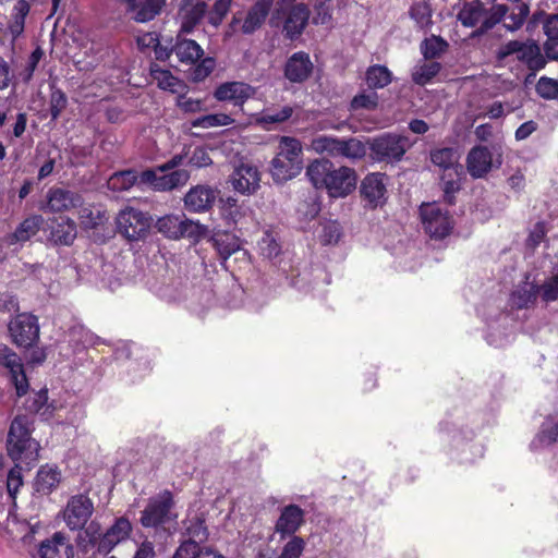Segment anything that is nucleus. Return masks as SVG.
<instances>
[{
    "label": "nucleus",
    "instance_id": "obj_1",
    "mask_svg": "<svg viewBox=\"0 0 558 558\" xmlns=\"http://www.w3.org/2000/svg\"><path fill=\"white\" fill-rule=\"evenodd\" d=\"M34 421L27 415H16L9 428L7 452L14 462L31 465L39 458V442L32 437Z\"/></svg>",
    "mask_w": 558,
    "mask_h": 558
},
{
    "label": "nucleus",
    "instance_id": "obj_2",
    "mask_svg": "<svg viewBox=\"0 0 558 558\" xmlns=\"http://www.w3.org/2000/svg\"><path fill=\"white\" fill-rule=\"evenodd\" d=\"M305 523V511L295 504L284 506L275 523V532L279 534L280 539L289 537L281 548L278 558H301L306 542L302 536L295 533Z\"/></svg>",
    "mask_w": 558,
    "mask_h": 558
},
{
    "label": "nucleus",
    "instance_id": "obj_3",
    "mask_svg": "<svg viewBox=\"0 0 558 558\" xmlns=\"http://www.w3.org/2000/svg\"><path fill=\"white\" fill-rule=\"evenodd\" d=\"M311 16L307 4L295 3V0H278L270 15L272 27H282L286 39L291 41L301 37L305 31Z\"/></svg>",
    "mask_w": 558,
    "mask_h": 558
},
{
    "label": "nucleus",
    "instance_id": "obj_4",
    "mask_svg": "<svg viewBox=\"0 0 558 558\" xmlns=\"http://www.w3.org/2000/svg\"><path fill=\"white\" fill-rule=\"evenodd\" d=\"M306 175L314 187L327 190L330 197L336 198L347 195L349 167H336L325 158L315 159L307 166Z\"/></svg>",
    "mask_w": 558,
    "mask_h": 558
},
{
    "label": "nucleus",
    "instance_id": "obj_5",
    "mask_svg": "<svg viewBox=\"0 0 558 558\" xmlns=\"http://www.w3.org/2000/svg\"><path fill=\"white\" fill-rule=\"evenodd\" d=\"M183 161L181 155L173 156L156 169H146L140 173V184L148 185L154 191L166 192L183 186L190 179L186 170L177 169Z\"/></svg>",
    "mask_w": 558,
    "mask_h": 558
},
{
    "label": "nucleus",
    "instance_id": "obj_6",
    "mask_svg": "<svg viewBox=\"0 0 558 558\" xmlns=\"http://www.w3.org/2000/svg\"><path fill=\"white\" fill-rule=\"evenodd\" d=\"M369 157L376 162L396 165L403 160L413 146L409 136L396 132H385L367 141Z\"/></svg>",
    "mask_w": 558,
    "mask_h": 558
},
{
    "label": "nucleus",
    "instance_id": "obj_7",
    "mask_svg": "<svg viewBox=\"0 0 558 558\" xmlns=\"http://www.w3.org/2000/svg\"><path fill=\"white\" fill-rule=\"evenodd\" d=\"M174 506L172 492L169 489L160 492L155 497L149 498L145 508L141 511V525L156 532L169 530L168 526L175 522L178 518L173 512Z\"/></svg>",
    "mask_w": 558,
    "mask_h": 558
},
{
    "label": "nucleus",
    "instance_id": "obj_8",
    "mask_svg": "<svg viewBox=\"0 0 558 558\" xmlns=\"http://www.w3.org/2000/svg\"><path fill=\"white\" fill-rule=\"evenodd\" d=\"M184 33L177 35L174 40V54L180 63L195 65L191 77L194 82H202L215 70L216 61L211 57L204 58V49L193 39L183 37Z\"/></svg>",
    "mask_w": 558,
    "mask_h": 558
},
{
    "label": "nucleus",
    "instance_id": "obj_9",
    "mask_svg": "<svg viewBox=\"0 0 558 558\" xmlns=\"http://www.w3.org/2000/svg\"><path fill=\"white\" fill-rule=\"evenodd\" d=\"M511 54H515L517 60L524 64L529 71L538 72L545 69L547 64L542 47L532 38L525 41L509 40L501 45L496 51V60L502 62Z\"/></svg>",
    "mask_w": 558,
    "mask_h": 558
},
{
    "label": "nucleus",
    "instance_id": "obj_10",
    "mask_svg": "<svg viewBox=\"0 0 558 558\" xmlns=\"http://www.w3.org/2000/svg\"><path fill=\"white\" fill-rule=\"evenodd\" d=\"M11 342L17 348L31 349L39 341L38 317L32 313H17L8 323Z\"/></svg>",
    "mask_w": 558,
    "mask_h": 558
},
{
    "label": "nucleus",
    "instance_id": "obj_11",
    "mask_svg": "<svg viewBox=\"0 0 558 558\" xmlns=\"http://www.w3.org/2000/svg\"><path fill=\"white\" fill-rule=\"evenodd\" d=\"M274 4L275 0H255L244 15L242 12L234 13L229 26L243 35H253L264 26L267 17L271 15Z\"/></svg>",
    "mask_w": 558,
    "mask_h": 558
},
{
    "label": "nucleus",
    "instance_id": "obj_12",
    "mask_svg": "<svg viewBox=\"0 0 558 558\" xmlns=\"http://www.w3.org/2000/svg\"><path fill=\"white\" fill-rule=\"evenodd\" d=\"M420 216L424 231L435 240H442L453 229V219L448 210H442L437 202L420 206Z\"/></svg>",
    "mask_w": 558,
    "mask_h": 558
},
{
    "label": "nucleus",
    "instance_id": "obj_13",
    "mask_svg": "<svg viewBox=\"0 0 558 558\" xmlns=\"http://www.w3.org/2000/svg\"><path fill=\"white\" fill-rule=\"evenodd\" d=\"M151 217L140 209L128 206L117 216L118 232L129 241L144 239L149 232Z\"/></svg>",
    "mask_w": 558,
    "mask_h": 558
},
{
    "label": "nucleus",
    "instance_id": "obj_14",
    "mask_svg": "<svg viewBox=\"0 0 558 558\" xmlns=\"http://www.w3.org/2000/svg\"><path fill=\"white\" fill-rule=\"evenodd\" d=\"M94 513V502L85 494L72 496L63 511V520L71 531H80Z\"/></svg>",
    "mask_w": 558,
    "mask_h": 558
},
{
    "label": "nucleus",
    "instance_id": "obj_15",
    "mask_svg": "<svg viewBox=\"0 0 558 558\" xmlns=\"http://www.w3.org/2000/svg\"><path fill=\"white\" fill-rule=\"evenodd\" d=\"M78 534L76 543L80 551L89 558H96L98 555H108V546L104 545L105 531L97 521H90Z\"/></svg>",
    "mask_w": 558,
    "mask_h": 558
},
{
    "label": "nucleus",
    "instance_id": "obj_16",
    "mask_svg": "<svg viewBox=\"0 0 558 558\" xmlns=\"http://www.w3.org/2000/svg\"><path fill=\"white\" fill-rule=\"evenodd\" d=\"M84 197L81 193L63 187L52 186L46 194V205L43 210L51 214H61L82 207Z\"/></svg>",
    "mask_w": 558,
    "mask_h": 558
},
{
    "label": "nucleus",
    "instance_id": "obj_17",
    "mask_svg": "<svg viewBox=\"0 0 558 558\" xmlns=\"http://www.w3.org/2000/svg\"><path fill=\"white\" fill-rule=\"evenodd\" d=\"M255 87L242 81H231L219 84L214 90V98L221 102H231L233 107L243 109L244 104L254 97Z\"/></svg>",
    "mask_w": 558,
    "mask_h": 558
},
{
    "label": "nucleus",
    "instance_id": "obj_18",
    "mask_svg": "<svg viewBox=\"0 0 558 558\" xmlns=\"http://www.w3.org/2000/svg\"><path fill=\"white\" fill-rule=\"evenodd\" d=\"M0 367L9 369L16 395L22 397L28 389V380L17 354L7 344L0 342Z\"/></svg>",
    "mask_w": 558,
    "mask_h": 558
},
{
    "label": "nucleus",
    "instance_id": "obj_19",
    "mask_svg": "<svg viewBox=\"0 0 558 558\" xmlns=\"http://www.w3.org/2000/svg\"><path fill=\"white\" fill-rule=\"evenodd\" d=\"M386 173L373 172L368 173L361 182L360 193L366 206L376 208L386 203Z\"/></svg>",
    "mask_w": 558,
    "mask_h": 558
},
{
    "label": "nucleus",
    "instance_id": "obj_20",
    "mask_svg": "<svg viewBox=\"0 0 558 558\" xmlns=\"http://www.w3.org/2000/svg\"><path fill=\"white\" fill-rule=\"evenodd\" d=\"M125 7V13L136 23L155 20L165 8L167 0H116Z\"/></svg>",
    "mask_w": 558,
    "mask_h": 558
},
{
    "label": "nucleus",
    "instance_id": "obj_21",
    "mask_svg": "<svg viewBox=\"0 0 558 558\" xmlns=\"http://www.w3.org/2000/svg\"><path fill=\"white\" fill-rule=\"evenodd\" d=\"M125 7V13L136 23L155 20L165 8L167 0H116Z\"/></svg>",
    "mask_w": 558,
    "mask_h": 558
},
{
    "label": "nucleus",
    "instance_id": "obj_22",
    "mask_svg": "<svg viewBox=\"0 0 558 558\" xmlns=\"http://www.w3.org/2000/svg\"><path fill=\"white\" fill-rule=\"evenodd\" d=\"M230 182L234 191L251 195L260 186V172L256 166L241 162L231 173Z\"/></svg>",
    "mask_w": 558,
    "mask_h": 558
},
{
    "label": "nucleus",
    "instance_id": "obj_23",
    "mask_svg": "<svg viewBox=\"0 0 558 558\" xmlns=\"http://www.w3.org/2000/svg\"><path fill=\"white\" fill-rule=\"evenodd\" d=\"M47 230V239L53 246H70L77 235L75 221L66 216L49 219Z\"/></svg>",
    "mask_w": 558,
    "mask_h": 558
},
{
    "label": "nucleus",
    "instance_id": "obj_24",
    "mask_svg": "<svg viewBox=\"0 0 558 558\" xmlns=\"http://www.w3.org/2000/svg\"><path fill=\"white\" fill-rule=\"evenodd\" d=\"M314 64L310 54L305 51H296L287 59L283 75L289 82L301 84L312 76Z\"/></svg>",
    "mask_w": 558,
    "mask_h": 558
},
{
    "label": "nucleus",
    "instance_id": "obj_25",
    "mask_svg": "<svg viewBox=\"0 0 558 558\" xmlns=\"http://www.w3.org/2000/svg\"><path fill=\"white\" fill-rule=\"evenodd\" d=\"M74 546L62 532H56L50 538L43 541L37 548L38 558H74Z\"/></svg>",
    "mask_w": 558,
    "mask_h": 558
},
{
    "label": "nucleus",
    "instance_id": "obj_26",
    "mask_svg": "<svg viewBox=\"0 0 558 558\" xmlns=\"http://www.w3.org/2000/svg\"><path fill=\"white\" fill-rule=\"evenodd\" d=\"M493 167V154L488 147L476 145L468 153L466 170L473 179L485 178Z\"/></svg>",
    "mask_w": 558,
    "mask_h": 558
},
{
    "label": "nucleus",
    "instance_id": "obj_27",
    "mask_svg": "<svg viewBox=\"0 0 558 558\" xmlns=\"http://www.w3.org/2000/svg\"><path fill=\"white\" fill-rule=\"evenodd\" d=\"M62 481L61 470L57 465H41L34 478L33 490L38 496H49L60 485Z\"/></svg>",
    "mask_w": 558,
    "mask_h": 558
},
{
    "label": "nucleus",
    "instance_id": "obj_28",
    "mask_svg": "<svg viewBox=\"0 0 558 558\" xmlns=\"http://www.w3.org/2000/svg\"><path fill=\"white\" fill-rule=\"evenodd\" d=\"M216 201V192L208 185H196L184 196V206L192 213H205Z\"/></svg>",
    "mask_w": 558,
    "mask_h": 558
},
{
    "label": "nucleus",
    "instance_id": "obj_29",
    "mask_svg": "<svg viewBox=\"0 0 558 558\" xmlns=\"http://www.w3.org/2000/svg\"><path fill=\"white\" fill-rule=\"evenodd\" d=\"M207 11L204 0H182L180 33L191 34L202 22Z\"/></svg>",
    "mask_w": 558,
    "mask_h": 558
},
{
    "label": "nucleus",
    "instance_id": "obj_30",
    "mask_svg": "<svg viewBox=\"0 0 558 558\" xmlns=\"http://www.w3.org/2000/svg\"><path fill=\"white\" fill-rule=\"evenodd\" d=\"M133 532V525L125 515L118 517L105 531L104 545L108 546L111 553L119 544L128 541Z\"/></svg>",
    "mask_w": 558,
    "mask_h": 558
},
{
    "label": "nucleus",
    "instance_id": "obj_31",
    "mask_svg": "<svg viewBox=\"0 0 558 558\" xmlns=\"http://www.w3.org/2000/svg\"><path fill=\"white\" fill-rule=\"evenodd\" d=\"M210 242L222 262H226L232 254L241 250V240L229 231H217Z\"/></svg>",
    "mask_w": 558,
    "mask_h": 558
},
{
    "label": "nucleus",
    "instance_id": "obj_32",
    "mask_svg": "<svg viewBox=\"0 0 558 558\" xmlns=\"http://www.w3.org/2000/svg\"><path fill=\"white\" fill-rule=\"evenodd\" d=\"M311 147L318 154L349 157V140L339 141L326 135H318L312 140Z\"/></svg>",
    "mask_w": 558,
    "mask_h": 558
},
{
    "label": "nucleus",
    "instance_id": "obj_33",
    "mask_svg": "<svg viewBox=\"0 0 558 558\" xmlns=\"http://www.w3.org/2000/svg\"><path fill=\"white\" fill-rule=\"evenodd\" d=\"M31 11V4L27 0H17L11 12V20L8 24V32L11 35V45L14 46L16 39L24 33L25 20Z\"/></svg>",
    "mask_w": 558,
    "mask_h": 558
},
{
    "label": "nucleus",
    "instance_id": "obj_34",
    "mask_svg": "<svg viewBox=\"0 0 558 558\" xmlns=\"http://www.w3.org/2000/svg\"><path fill=\"white\" fill-rule=\"evenodd\" d=\"M43 223L44 218L41 215H32L26 217L22 222H20L14 232L9 236V243L15 244L29 241L38 233Z\"/></svg>",
    "mask_w": 558,
    "mask_h": 558
},
{
    "label": "nucleus",
    "instance_id": "obj_35",
    "mask_svg": "<svg viewBox=\"0 0 558 558\" xmlns=\"http://www.w3.org/2000/svg\"><path fill=\"white\" fill-rule=\"evenodd\" d=\"M149 73L153 81L157 83L160 89L175 94L185 88L181 80L174 76L169 70L160 68L156 62L150 63Z\"/></svg>",
    "mask_w": 558,
    "mask_h": 558
},
{
    "label": "nucleus",
    "instance_id": "obj_36",
    "mask_svg": "<svg viewBox=\"0 0 558 558\" xmlns=\"http://www.w3.org/2000/svg\"><path fill=\"white\" fill-rule=\"evenodd\" d=\"M460 154L453 147H442L430 150V161L441 168L444 171L457 169L463 171V166L459 162Z\"/></svg>",
    "mask_w": 558,
    "mask_h": 558
},
{
    "label": "nucleus",
    "instance_id": "obj_37",
    "mask_svg": "<svg viewBox=\"0 0 558 558\" xmlns=\"http://www.w3.org/2000/svg\"><path fill=\"white\" fill-rule=\"evenodd\" d=\"M464 173L463 171H457L450 170V171H442V174L440 175V189L444 192V201L446 204L452 206L456 204V196L454 194L458 193L461 187V178Z\"/></svg>",
    "mask_w": 558,
    "mask_h": 558
},
{
    "label": "nucleus",
    "instance_id": "obj_38",
    "mask_svg": "<svg viewBox=\"0 0 558 558\" xmlns=\"http://www.w3.org/2000/svg\"><path fill=\"white\" fill-rule=\"evenodd\" d=\"M487 13V9L481 0L464 2L457 14V20L464 27H475Z\"/></svg>",
    "mask_w": 558,
    "mask_h": 558
},
{
    "label": "nucleus",
    "instance_id": "obj_39",
    "mask_svg": "<svg viewBox=\"0 0 558 558\" xmlns=\"http://www.w3.org/2000/svg\"><path fill=\"white\" fill-rule=\"evenodd\" d=\"M302 166L283 158L274 157L270 163V174L276 183H283L296 177Z\"/></svg>",
    "mask_w": 558,
    "mask_h": 558
},
{
    "label": "nucleus",
    "instance_id": "obj_40",
    "mask_svg": "<svg viewBox=\"0 0 558 558\" xmlns=\"http://www.w3.org/2000/svg\"><path fill=\"white\" fill-rule=\"evenodd\" d=\"M275 157L299 163L302 166V145L294 137L282 136L279 142L278 153Z\"/></svg>",
    "mask_w": 558,
    "mask_h": 558
},
{
    "label": "nucleus",
    "instance_id": "obj_41",
    "mask_svg": "<svg viewBox=\"0 0 558 558\" xmlns=\"http://www.w3.org/2000/svg\"><path fill=\"white\" fill-rule=\"evenodd\" d=\"M140 183V174L134 169L114 172L108 180V187L114 192L129 191Z\"/></svg>",
    "mask_w": 558,
    "mask_h": 558
},
{
    "label": "nucleus",
    "instance_id": "obj_42",
    "mask_svg": "<svg viewBox=\"0 0 558 558\" xmlns=\"http://www.w3.org/2000/svg\"><path fill=\"white\" fill-rule=\"evenodd\" d=\"M410 17L420 29L427 31L433 26V10L428 1H416L409 10Z\"/></svg>",
    "mask_w": 558,
    "mask_h": 558
},
{
    "label": "nucleus",
    "instance_id": "obj_43",
    "mask_svg": "<svg viewBox=\"0 0 558 558\" xmlns=\"http://www.w3.org/2000/svg\"><path fill=\"white\" fill-rule=\"evenodd\" d=\"M186 535L189 539L184 543H192L196 549H201L199 545L207 542L209 536L205 520L198 517L190 519L186 525Z\"/></svg>",
    "mask_w": 558,
    "mask_h": 558
},
{
    "label": "nucleus",
    "instance_id": "obj_44",
    "mask_svg": "<svg viewBox=\"0 0 558 558\" xmlns=\"http://www.w3.org/2000/svg\"><path fill=\"white\" fill-rule=\"evenodd\" d=\"M448 43L440 36L432 35L421 43V52L427 60L437 59L448 49Z\"/></svg>",
    "mask_w": 558,
    "mask_h": 558
},
{
    "label": "nucleus",
    "instance_id": "obj_45",
    "mask_svg": "<svg viewBox=\"0 0 558 558\" xmlns=\"http://www.w3.org/2000/svg\"><path fill=\"white\" fill-rule=\"evenodd\" d=\"M366 82L371 89L384 88L391 82V72L385 65H372L366 71Z\"/></svg>",
    "mask_w": 558,
    "mask_h": 558
},
{
    "label": "nucleus",
    "instance_id": "obj_46",
    "mask_svg": "<svg viewBox=\"0 0 558 558\" xmlns=\"http://www.w3.org/2000/svg\"><path fill=\"white\" fill-rule=\"evenodd\" d=\"M530 14V7L525 2L518 3L513 11L507 16L509 23H505L504 27L509 32L519 31Z\"/></svg>",
    "mask_w": 558,
    "mask_h": 558
},
{
    "label": "nucleus",
    "instance_id": "obj_47",
    "mask_svg": "<svg viewBox=\"0 0 558 558\" xmlns=\"http://www.w3.org/2000/svg\"><path fill=\"white\" fill-rule=\"evenodd\" d=\"M441 70V64L437 61L424 63L412 73V81L421 86L429 83Z\"/></svg>",
    "mask_w": 558,
    "mask_h": 558
},
{
    "label": "nucleus",
    "instance_id": "obj_48",
    "mask_svg": "<svg viewBox=\"0 0 558 558\" xmlns=\"http://www.w3.org/2000/svg\"><path fill=\"white\" fill-rule=\"evenodd\" d=\"M234 122V120L227 113H210L199 117L192 121L194 128H214V126H227Z\"/></svg>",
    "mask_w": 558,
    "mask_h": 558
},
{
    "label": "nucleus",
    "instance_id": "obj_49",
    "mask_svg": "<svg viewBox=\"0 0 558 558\" xmlns=\"http://www.w3.org/2000/svg\"><path fill=\"white\" fill-rule=\"evenodd\" d=\"M182 219L174 215H167L157 220V229L170 239H179Z\"/></svg>",
    "mask_w": 558,
    "mask_h": 558
},
{
    "label": "nucleus",
    "instance_id": "obj_50",
    "mask_svg": "<svg viewBox=\"0 0 558 558\" xmlns=\"http://www.w3.org/2000/svg\"><path fill=\"white\" fill-rule=\"evenodd\" d=\"M207 227L190 219H182L179 239L185 238L198 242L207 233Z\"/></svg>",
    "mask_w": 558,
    "mask_h": 558
},
{
    "label": "nucleus",
    "instance_id": "obj_51",
    "mask_svg": "<svg viewBox=\"0 0 558 558\" xmlns=\"http://www.w3.org/2000/svg\"><path fill=\"white\" fill-rule=\"evenodd\" d=\"M50 100H49V111L51 120L56 121L61 112L65 109L68 105V98L65 93L56 87L54 84L50 85Z\"/></svg>",
    "mask_w": 558,
    "mask_h": 558
},
{
    "label": "nucleus",
    "instance_id": "obj_52",
    "mask_svg": "<svg viewBox=\"0 0 558 558\" xmlns=\"http://www.w3.org/2000/svg\"><path fill=\"white\" fill-rule=\"evenodd\" d=\"M378 95L374 89L364 90L351 99V110H375L378 107Z\"/></svg>",
    "mask_w": 558,
    "mask_h": 558
},
{
    "label": "nucleus",
    "instance_id": "obj_53",
    "mask_svg": "<svg viewBox=\"0 0 558 558\" xmlns=\"http://www.w3.org/2000/svg\"><path fill=\"white\" fill-rule=\"evenodd\" d=\"M548 228L545 221L536 222L529 232L525 240V247L534 253L537 246L545 240Z\"/></svg>",
    "mask_w": 558,
    "mask_h": 558
},
{
    "label": "nucleus",
    "instance_id": "obj_54",
    "mask_svg": "<svg viewBox=\"0 0 558 558\" xmlns=\"http://www.w3.org/2000/svg\"><path fill=\"white\" fill-rule=\"evenodd\" d=\"M535 89L537 95L544 99H558V80L542 76L538 80Z\"/></svg>",
    "mask_w": 558,
    "mask_h": 558
},
{
    "label": "nucleus",
    "instance_id": "obj_55",
    "mask_svg": "<svg viewBox=\"0 0 558 558\" xmlns=\"http://www.w3.org/2000/svg\"><path fill=\"white\" fill-rule=\"evenodd\" d=\"M509 8L506 4H495L484 15L482 24L488 31L493 29L507 15Z\"/></svg>",
    "mask_w": 558,
    "mask_h": 558
},
{
    "label": "nucleus",
    "instance_id": "obj_56",
    "mask_svg": "<svg viewBox=\"0 0 558 558\" xmlns=\"http://www.w3.org/2000/svg\"><path fill=\"white\" fill-rule=\"evenodd\" d=\"M43 57L44 50L40 47H36L32 51L31 56L27 59L25 68L20 73L21 80L24 84H28L32 81L34 72Z\"/></svg>",
    "mask_w": 558,
    "mask_h": 558
},
{
    "label": "nucleus",
    "instance_id": "obj_57",
    "mask_svg": "<svg viewBox=\"0 0 558 558\" xmlns=\"http://www.w3.org/2000/svg\"><path fill=\"white\" fill-rule=\"evenodd\" d=\"M341 236V227L337 221L329 220L322 226L319 239L322 244L329 245L337 243Z\"/></svg>",
    "mask_w": 558,
    "mask_h": 558
},
{
    "label": "nucleus",
    "instance_id": "obj_58",
    "mask_svg": "<svg viewBox=\"0 0 558 558\" xmlns=\"http://www.w3.org/2000/svg\"><path fill=\"white\" fill-rule=\"evenodd\" d=\"M293 114L291 106H284L279 110L262 112L259 121L265 124L282 123L289 120Z\"/></svg>",
    "mask_w": 558,
    "mask_h": 558
},
{
    "label": "nucleus",
    "instance_id": "obj_59",
    "mask_svg": "<svg viewBox=\"0 0 558 558\" xmlns=\"http://www.w3.org/2000/svg\"><path fill=\"white\" fill-rule=\"evenodd\" d=\"M539 288L537 284H532L530 288L518 290L513 293L515 304L519 308L527 307L536 301Z\"/></svg>",
    "mask_w": 558,
    "mask_h": 558
},
{
    "label": "nucleus",
    "instance_id": "obj_60",
    "mask_svg": "<svg viewBox=\"0 0 558 558\" xmlns=\"http://www.w3.org/2000/svg\"><path fill=\"white\" fill-rule=\"evenodd\" d=\"M232 1L233 0H215L209 15V23L211 25L219 26L222 23L230 11Z\"/></svg>",
    "mask_w": 558,
    "mask_h": 558
},
{
    "label": "nucleus",
    "instance_id": "obj_61",
    "mask_svg": "<svg viewBox=\"0 0 558 558\" xmlns=\"http://www.w3.org/2000/svg\"><path fill=\"white\" fill-rule=\"evenodd\" d=\"M48 402V390L46 388L40 389L29 397L25 402V409L31 413L40 412Z\"/></svg>",
    "mask_w": 558,
    "mask_h": 558
},
{
    "label": "nucleus",
    "instance_id": "obj_62",
    "mask_svg": "<svg viewBox=\"0 0 558 558\" xmlns=\"http://www.w3.org/2000/svg\"><path fill=\"white\" fill-rule=\"evenodd\" d=\"M538 288L545 302L556 301L558 299V275L553 276Z\"/></svg>",
    "mask_w": 558,
    "mask_h": 558
},
{
    "label": "nucleus",
    "instance_id": "obj_63",
    "mask_svg": "<svg viewBox=\"0 0 558 558\" xmlns=\"http://www.w3.org/2000/svg\"><path fill=\"white\" fill-rule=\"evenodd\" d=\"M15 463H16V466L9 471L8 478H7V489H8L9 495L13 499L15 498V495H16L20 486L23 485L21 469L19 468L20 462H15Z\"/></svg>",
    "mask_w": 558,
    "mask_h": 558
},
{
    "label": "nucleus",
    "instance_id": "obj_64",
    "mask_svg": "<svg viewBox=\"0 0 558 558\" xmlns=\"http://www.w3.org/2000/svg\"><path fill=\"white\" fill-rule=\"evenodd\" d=\"M78 219L84 229H96L99 225V216H95L90 206L78 207Z\"/></svg>",
    "mask_w": 558,
    "mask_h": 558
}]
</instances>
